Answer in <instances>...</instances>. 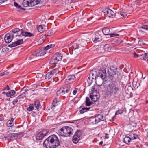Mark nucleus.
I'll list each match as a JSON object with an SVG mask.
<instances>
[{
	"label": "nucleus",
	"mask_w": 148,
	"mask_h": 148,
	"mask_svg": "<svg viewBox=\"0 0 148 148\" xmlns=\"http://www.w3.org/2000/svg\"><path fill=\"white\" fill-rule=\"evenodd\" d=\"M6 88L8 90H10L9 86L8 85L6 86Z\"/></svg>",
	"instance_id": "63"
},
{
	"label": "nucleus",
	"mask_w": 148,
	"mask_h": 148,
	"mask_svg": "<svg viewBox=\"0 0 148 148\" xmlns=\"http://www.w3.org/2000/svg\"><path fill=\"white\" fill-rule=\"evenodd\" d=\"M104 48L105 51H109L110 50V48L109 47L108 45H105L104 47Z\"/></svg>",
	"instance_id": "43"
},
{
	"label": "nucleus",
	"mask_w": 148,
	"mask_h": 148,
	"mask_svg": "<svg viewBox=\"0 0 148 148\" xmlns=\"http://www.w3.org/2000/svg\"><path fill=\"white\" fill-rule=\"evenodd\" d=\"M80 108H82V109L80 110V112L81 114H83L84 113L86 112L87 111L89 110H90L91 109L90 107L87 108V107H83L82 106L80 107Z\"/></svg>",
	"instance_id": "13"
},
{
	"label": "nucleus",
	"mask_w": 148,
	"mask_h": 148,
	"mask_svg": "<svg viewBox=\"0 0 148 148\" xmlns=\"http://www.w3.org/2000/svg\"><path fill=\"white\" fill-rule=\"evenodd\" d=\"M60 143L58 137L55 135H52L47 138L44 141L43 145L47 148L50 147H56L60 145Z\"/></svg>",
	"instance_id": "3"
},
{
	"label": "nucleus",
	"mask_w": 148,
	"mask_h": 148,
	"mask_svg": "<svg viewBox=\"0 0 148 148\" xmlns=\"http://www.w3.org/2000/svg\"><path fill=\"white\" fill-rule=\"evenodd\" d=\"M43 76V75L41 73H38L37 74L36 77L38 78H41Z\"/></svg>",
	"instance_id": "51"
},
{
	"label": "nucleus",
	"mask_w": 148,
	"mask_h": 148,
	"mask_svg": "<svg viewBox=\"0 0 148 148\" xmlns=\"http://www.w3.org/2000/svg\"><path fill=\"white\" fill-rule=\"evenodd\" d=\"M92 78L90 76L88 77V79L87 80L89 84H91L92 83Z\"/></svg>",
	"instance_id": "47"
},
{
	"label": "nucleus",
	"mask_w": 148,
	"mask_h": 148,
	"mask_svg": "<svg viewBox=\"0 0 148 148\" xmlns=\"http://www.w3.org/2000/svg\"><path fill=\"white\" fill-rule=\"evenodd\" d=\"M140 55L137 54L135 52H134V58H137L139 57V56L140 57Z\"/></svg>",
	"instance_id": "54"
},
{
	"label": "nucleus",
	"mask_w": 148,
	"mask_h": 148,
	"mask_svg": "<svg viewBox=\"0 0 148 148\" xmlns=\"http://www.w3.org/2000/svg\"><path fill=\"white\" fill-rule=\"evenodd\" d=\"M71 90V86L69 85H64L60 88V89L56 92L57 95L62 96L65 97L67 96Z\"/></svg>",
	"instance_id": "4"
},
{
	"label": "nucleus",
	"mask_w": 148,
	"mask_h": 148,
	"mask_svg": "<svg viewBox=\"0 0 148 148\" xmlns=\"http://www.w3.org/2000/svg\"><path fill=\"white\" fill-rule=\"evenodd\" d=\"M4 75V72L2 73H1L0 74V76H3Z\"/></svg>",
	"instance_id": "64"
},
{
	"label": "nucleus",
	"mask_w": 148,
	"mask_h": 148,
	"mask_svg": "<svg viewBox=\"0 0 148 148\" xmlns=\"http://www.w3.org/2000/svg\"><path fill=\"white\" fill-rule=\"evenodd\" d=\"M25 92H23L22 94L21 95L18 96L17 97V98L20 99L21 98H23L25 97Z\"/></svg>",
	"instance_id": "42"
},
{
	"label": "nucleus",
	"mask_w": 148,
	"mask_h": 148,
	"mask_svg": "<svg viewBox=\"0 0 148 148\" xmlns=\"http://www.w3.org/2000/svg\"><path fill=\"white\" fill-rule=\"evenodd\" d=\"M141 27L145 30H148V25H143Z\"/></svg>",
	"instance_id": "46"
},
{
	"label": "nucleus",
	"mask_w": 148,
	"mask_h": 148,
	"mask_svg": "<svg viewBox=\"0 0 148 148\" xmlns=\"http://www.w3.org/2000/svg\"><path fill=\"white\" fill-rule=\"evenodd\" d=\"M82 134V132L79 130H78L75 133L74 136H75L76 137L80 138Z\"/></svg>",
	"instance_id": "30"
},
{
	"label": "nucleus",
	"mask_w": 148,
	"mask_h": 148,
	"mask_svg": "<svg viewBox=\"0 0 148 148\" xmlns=\"http://www.w3.org/2000/svg\"><path fill=\"white\" fill-rule=\"evenodd\" d=\"M140 58L141 59L145 60L147 58H148V55L147 53H145L144 54L140 55Z\"/></svg>",
	"instance_id": "36"
},
{
	"label": "nucleus",
	"mask_w": 148,
	"mask_h": 148,
	"mask_svg": "<svg viewBox=\"0 0 148 148\" xmlns=\"http://www.w3.org/2000/svg\"><path fill=\"white\" fill-rule=\"evenodd\" d=\"M59 61L58 60V59L55 56V55L52 58L50 63L51 64H53L56 63L58 62Z\"/></svg>",
	"instance_id": "17"
},
{
	"label": "nucleus",
	"mask_w": 148,
	"mask_h": 148,
	"mask_svg": "<svg viewBox=\"0 0 148 148\" xmlns=\"http://www.w3.org/2000/svg\"><path fill=\"white\" fill-rule=\"evenodd\" d=\"M108 83L107 81L105 80L103 83L104 87L106 88V93L107 95L114 96L115 97L118 95L120 96L119 92L121 90L120 85L115 82H112L109 84H106Z\"/></svg>",
	"instance_id": "2"
},
{
	"label": "nucleus",
	"mask_w": 148,
	"mask_h": 148,
	"mask_svg": "<svg viewBox=\"0 0 148 148\" xmlns=\"http://www.w3.org/2000/svg\"><path fill=\"white\" fill-rule=\"evenodd\" d=\"M57 105V104L52 103L51 106V109L53 110L56 108V107Z\"/></svg>",
	"instance_id": "49"
},
{
	"label": "nucleus",
	"mask_w": 148,
	"mask_h": 148,
	"mask_svg": "<svg viewBox=\"0 0 148 148\" xmlns=\"http://www.w3.org/2000/svg\"><path fill=\"white\" fill-rule=\"evenodd\" d=\"M21 35L25 37H30L34 36V34L25 31L23 29H20L18 28H16L13 30L12 32L8 33L5 35V41L6 43H9L12 41L14 36L16 37H20Z\"/></svg>",
	"instance_id": "1"
},
{
	"label": "nucleus",
	"mask_w": 148,
	"mask_h": 148,
	"mask_svg": "<svg viewBox=\"0 0 148 148\" xmlns=\"http://www.w3.org/2000/svg\"><path fill=\"white\" fill-rule=\"evenodd\" d=\"M9 49L8 48L5 47L2 50V52H6L7 51H8Z\"/></svg>",
	"instance_id": "50"
},
{
	"label": "nucleus",
	"mask_w": 148,
	"mask_h": 148,
	"mask_svg": "<svg viewBox=\"0 0 148 148\" xmlns=\"http://www.w3.org/2000/svg\"><path fill=\"white\" fill-rule=\"evenodd\" d=\"M17 136L18 135H20L21 136H22L23 135V132H20L18 133H16Z\"/></svg>",
	"instance_id": "56"
},
{
	"label": "nucleus",
	"mask_w": 148,
	"mask_h": 148,
	"mask_svg": "<svg viewBox=\"0 0 148 148\" xmlns=\"http://www.w3.org/2000/svg\"><path fill=\"white\" fill-rule=\"evenodd\" d=\"M53 76V74L51 73V72H48L46 75V77L47 78L49 79H51V78H52Z\"/></svg>",
	"instance_id": "40"
},
{
	"label": "nucleus",
	"mask_w": 148,
	"mask_h": 148,
	"mask_svg": "<svg viewBox=\"0 0 148 148\" xmlns=\"http://www.w3.org/2000/svg\"><path fill=\"white\" fill-rule=\"evenodd\" d=\"M33 57H35L37 56H41V54L40 52L37 53L36 55L33 56Z\"/></svg>",
	"instance_id": "52"
},
{
	"label": "nucleus",
	"mask_w": 148,
	"mask_h": 148,
	"mask_svg": "<svg viewBox=\"0 0 148 148\" xmlns=\"http://www.w3.org/2000/svg\"><path fill=\"white\" fill-rule=\"evenodd\" d=\"M99 39V38H95L93 41L94 42H97L98 41V40Z\"/></svg>",
	"instance_id": "58"
},
{
	"label": "nucleus",
	"mask_w": 148,
	"mask_h": 148,
	"mask_svg": "<svg viewBox=\"0 0 148 148\" xmlns=\"http://www.w3.org/2000/svg\"><path fill=\"white\" fill-rule=\"evenodd\" d=\"M103 33L105 35H108L110 34V30L109 28L105 27L102 29Z\"/></svg>",
	"instance_id": "22"
},
{
	"label": "nucleus",
	"mask_w": 148,
	"mask_h": 148,
	"mask_svg": "<svg viewBox=\"0 0 148 148\" xmlns=\"http://www.w3.org/2000/svg\"><path fill=\"white\" fill-rule=\"evenodd\" d=\"M17 98L16 99H14L12 102L13 104L14 105L18 101V100Z\"/></svg>",
	"instance_id": "53"
},
{
	"label": "nucleus",
	"mask_w": 148,
	"mask_h": 148,
	"mask_svg": "<svg viewBox=\"0 0 148 148\" xmlns=\"http://www.w3.org/2000/svg\"><path fill=\"white\" fill-rule=\"evenodd\" d=\"M97 91L95 90L94 86L92 87L91 90V92L90 94V97L92 101L95 102L98 99V95H97Z\"/></svg>",
	"instance_id": "6"
},
{
	"label": "nucleus",
	"mask_w": 148,
	"mask_h": 148,
	"mask_svg": "<svg viewBox=\"0 0 148 148\" xmlns=\"http://www.w3.org/2000/svg\"><path fill=\"white\" fill-rule=\"evenodd\" d=\"M97 75V73L95 70H92L90 71V73L89 76L92 79H94L96 77Z\"/></svg>",
	"instance_id": "19"
},
{
	"label": "nucleus",
	"mask_w": 148,
	"mask_h": 148,
	"mask_svg": "<svg viewBox=\"0 0 148 148\" xmlns=\"http://www.w3.org/2000/svg\"><path fill=\"white\" fill-rule=\"evenodd\" d=\"M123 112V111L122 110H119L117 111L115 113V115H117L119 114H121Z\"/></svg>",
	"instance_id": "44"
},
{
	"label": "nucleus",
	"mask_w": 148,
	"mask_h": 148,
	"mask_svg": "<svg viewBox=\"0 0 148 148\" xmlns=\"http://www.w3.org/2000/svg\"><path fill=\"white\" fill-rule=\"evenodd\" d=\"M83 45L80 44H77L76 45H74L73 48V51H75V50H78V49H80V51L82 50V49H81V47L83 46ZM78 51V50H77Z\"/></svg>",
	"instance_id": "11"
},
{
	"label": "nucleus",
	"mask_w": 148,
	"mask_h": 148,
	"mask_svg": "<svg viewBox=\"0 0 148 148\" xmlns=\"http://www.w3.org/2000/svg\"><path fill=\"white\" fill-rule=\"evenodd\" d=\"M59 61L58 60V59L55 56V55L52 58L50 63L51 64H53L56 63L58 62Z\"/></svg>",
	"instance_id": "16"
},
{
	"label": "nucleus",
	"mask_w": 148,
	"mask_h": 148,
	"mask_svg": "<svg viewBox=\"0 0 148 148\" xmlns=\"http://www.w3.org/2000/svg\"><path fill=\"white\" fill-rule=\"evenodd\" d=\"M14 119L12 118L10 120L8 121L7 123V126L8 127H11L14 125L13 121Z\"/></svg>",
	"instance_id": "21"
},
{
	"label": "nucleus",
	"mask_w": 148,
	"mask_h": 148,
	"mask_svg": "<svg viewBox=\"0 0 148 148\" xmlns=\"http://www.w3.org/2000/svg\"><path fill=\"white\" fill-rule=\"evenodd\" d=\"M52 103L57 104V101L56 99H55L53 100Z\"/></svg>",
	"instance_id": "61"
},
{
	"label": "nucleus",
	"mask_w": 148,
	"mask_h": 148,
	"mask_svg": "<svg viewBox=\"0 0 148 148\" xmlns=\"http://www.w3.org/2000/svg\"><path fill=\"white\" fill-rule=\"evenodd\" d=\"M14 6L16 8L18 11H20L21 10H23L24 9L21 6L19 5L16 2H14Z\"/></svg>",
	"instance_id": "33"
},
{
	"label": "nucleus",
	"mask_w": 148,
	"mask_h": 148,
	"mask_svg": "<svg viewBox=\"0 0 148 148\" xmlns=\"http://www.w3.org/2000/svg\"><path fill=\"white\" fill-rule=\"evenodd\" d=\"M108 134L107 133L105 134V138L106 139H108L109 138Z\"/></svg>",
	"instance_id": "60"
},
{
	"label": "nucleus",
	"mask_w": 148,
	"mask_h": 148,
	"mask_svg": "<svg viewBox=\"0 0 148 148\" xmlns=\"http://www.w3.org/2000/svg\"><path fill=\"white\" fill-rule=\"evenodd\" d=\"M45 25H40L38 27V30L39 32H42L45 31Z\"/></svg>",
	"instance_id": "24"
},
{
	"label": "nucleus",
	"mask_w": 148,
	"mask_h": 148,
	"mask_svg": "<svg viewBox=\"0 0 148 148\" xmlns=\"http://www.w3.org/2000/svg\"><path fill=\"white\" fill-rule=\"evenodd\" d=\"M75 77L74 75H70L68 77L66 80L68 83L70 84L73 82L75 81Z\"/></svg>",
	"instance_id": "10"
},
{
	"label": "nucleus",
	"mask_w": 148,
	"mask_h": 148,
	"mask_svg": "<svg viewBox=\"0 0 148 148\" xmlns=\"http://www.w3.org/2000/svg\"><path fill=\"white\" fill-rule=\"evenodd\" d=\"M40 52V53L41 56L44 55L46 53L44 51Z\"/></svg>",
	"instance_id": "57"
},
{
	"label": "nucleus",
	"mask_w": 148,
	"mask_h": 148,
	"mask_svg": "<svg viewBox=\"0 0 148 148\" xmlns=\"http://www.w3.org/2000/svg\"><path fill=\"white\" fill-rule=\"evenodd\" d=\"M16 93L15 91L14 90H11L6 93V96L7 97H10L14 95Z\"/></svg>",
	"instance_id": "25"
},
{
	"label": "nucleus",
	"mask_w": 148,
	"mask_h": 148,
	"mask_svg": "<svg viewBox=\"0 0 148 148\" xmlns=\"http://www.w3.org/2000/svg\"><path fill=\"white\" fill-rule=\"evenodd\" d=\"M55 45L54 44H49L44 48V49L45 50H47L51 48L54 47Z\"/></svg>",
	"instance_id": "28"
},
{
	"label": "nucleus",
	"mask_w": 148,
	"mask_h": 148,
	"mask_svg": "<svg viewBox=\"0 0 148 148\" xmlns=\"http://www.w3.org/2000/svg\"><path fill=\"white\" fill-rule=\"evenodd\" d=\"M51 73L53 74V76L54 75H56L59 72L58 69H55L51 71Z\"/></svg>",
	"instance_id": "38"
},
{
	"label": "nucleus",
	"mask_w": 148,
	"mask_h": 148,
	"mask_svg": "<svg viewBox=\"0 0 148 148\" xmlns=\"http://www.w3.org/2000/svg\"><path fill=\"white\" fill-rule=\"evenodd\" d=\"M34 108V106L33 104H30L29 105V106L27 108V110L29 111L30 112L32 111Z\"/></svg>",
	"instance_id": "35"
},
{
	"label": "nucleus",
	"mask_w": 148,
	"mask_h": 148,
	"mask_svg": "<svg viewBox=\"0 0 148 148\" xmlns=\"http://www.w3.org/2000/svg\"><path fill=\"white\" fill-rule=\"evenodd\" d=\"M110 36L111 37H113L115 36H118L119 35V34H110Z\"/></svg>",
	"instance_id": "48"
},
{
	"label": "nucleus",
	"mask_w": 148,
	"mask_h": 148,
	"mask_svg": "<svg viewBox=\"0 0 148 148\" xmlns=\"http://www.w3.org/2000/svg\"><path fill=\"white\" fill-rule=\"evenodd\" d=\"M104 120V119H103V116L102 115L99 114L96 117L95 121H97L98 122H99L101 121H102Z\"/></svg>",
	"instance_id": "23"
},
{
	"label": "nucleus",
	"mask_w": 148,
	"mask_h": 148,
	"mask_svg": "<svg viewBox=\"0 0 148 148\" xmlns=\"http://www.w3.org/2000/svg\"><path fill=\"white\" fill-rule=\"evenodd\" d=\"M30 5L31 6H33L36 5L39 3H40V2H41V0H31Z\"/></svg>",
	"instance_id": "15"
},
{
	"label": "nucleus",
	"mask_w": 148,
	"mask_h": 148,
	"mask_svg": "<svg viewBox=\"0 0 148 148\" xmlns=\"http://www.w3.org/2000/svg\"><path fill=\"white\" fill-rule=\"evenodd\" d=\"M131 140L130 139L127 135L125 136L123 140L124 142L126 144L129 143Z\"/></svg>",
	"instance_id": "37"
},
{
	"label": "nucleus",
	"mask_w": 148,
	"mask_h": 148,
	"mask_svg": "<svg viewBox=\"0 0 148 148\" xmlns=\"http://www.w3.org/2000/svg\"><path fill=\"white\" fill-rule=\"evenodd\" d=\"M77 90L78 89L77 88H76L74 89V90H73V95H75L76 94L77 92Z\"/></svg>",
	"instance_id": "55"
},
{
	"label": "nucleus",
	"mask_w": 148,
	"mask_h": 148,
	"mask_svg": "<svg viewBox=\"0 0 148 148\" xmlns=\"http://www.w3.org/2000/svg\"><path fill=\"white\" fill-rule=\"evenodd\" d=\"M9 134H8L7 135H6L4 136V138H8V140H10V138H9Z\"/></svg>",
	"instance_id": "59"
},
{
	"label": "nucleus",
	"mask_w": 148,
	"mask_h": 148,
	"mask_svg": "<svg viewBox=\"0 0 148 148\" xmlns=\"http://www.w3.org/2000/svg\"><path fill=\"white\" fill-rule=\"evenodd\" d=\"M34 105L35 106V108L38 110H39V109L41 108L40 102L38 100L35 101L34 102Z\"/></svg>",
	"instance_id": "12"
},
{
	"label": "nucleus",
	"mask_w": 148,
	"mask_h": 148,
	"mask_svg": "<svg viewBox=\"0 0 148 148\" xmlns=\"http://www.w3.org/2000/svg\"><path fill=\"white\" fill-rule=\"evenodd\" d=\"M9 138L10 140H13L17 138V136L16 133H10L9 134Z\"/></svg>",
	"instance_id": "20"
},
{
	"label": "nucleus",
	"mask_w": 148,
	"mask_h": 148,
	"mask_svg": "<svg viewBox=\"0 0 148 148\" xmlns=\"http://www.w3.org/2000/svg\"><path fill=\"white\" fill-rule=\"evenodd\" d=\"M44 136L42 134L41 132H39L37 134L36 138L37 140H42L44 138Z\"/></svg>",
	"instance_id": "26"
},
{
	"label": "nucleus",
	"mask_w": 148,
	"mask_h": 148,
	"mask_svg": "<svg viewBox=\"0 0 148 148\" xmlns=\"http://www.w3.org/2000/svg\"><path fill=\"white\" fill-rule=\"evenodd\" d=\"M85 104L87 106H90L92 104V102L90 101L89 98L88 97H86V98Z\"/></svg>",
	"instance_id": "31"
},
{
	"label": "nucleus",
	"mask_w": 148,
	"mask_h": 148,
	"mask_svg": "<svg viewBox=\"0 0 148 148\" xmlns=\"http://www.w3.org/2000/svg\"><path fill=\"white\" fill-rule=\"evenodd\" d=\"M4 75H8L9 73V72L5 71L4 72Z\"/></svg>",
	"instance_id": "62"
},
{
	"label": "nucleus",
	"mask_w": 148,
	"mask_h": 148,
	"mask_svg": "<svg viewBox=\"0 0 148 148\" xmlns=\"http://www.w3.org/2000/svg\"><path fill=\"white\" fill-rule=\"evenodd\" d=\"M73 130L69 126H64L61 129L60 131V134L62 136L68 137L70 136L73 133Z\"/></svg>",
	"instance_id": "5"
},
{
	"label": "nucleus",
	"mask_w": 148,
	"mask_h": 148,
	"mask_svg": "<svg viewBox=\"0 0 148 148\" xmlns=\"http://www.w3.org/2000/svg\"><path fill=\"white\" fill-rule=\"evenodd\" d=\"M80 139V138L76 137L75 136H73V141L74 143L77 144Z\"/></svg>",
	"instance_id": "27"
},
{
	"label": "nucleus",
	"mask_w": 148,
	"mask_h": 148,
	"mask_svg": "<svg viewBox=\"0 0 148 148\" xmlns=\"http://www.w3.org/2000/svg\"><path fill=\"white\" fill-rule=\"evenodd\" d=\"M55 45L54 44H49L44 48V49L45 50H47L51 48L54 47Z\"/></svg>",
	"instance_id": "29"
},
{
	"label": "nucleus",
	"mask_w": 148,
	"mask_h": 148,
	"mask_svg": "<svg viewBox=\"0 0 148 148\" xmlns=\"http://www.w3.org/2000/svg\"><path fill=\"white\" fill-rule=\"evenodd\" d=\"M120 14L123 17H126L127 15V13L124 12H120Z\"/></svg>",
	"instance_id": "45"
},
{
	"label": "nucleus",
	"mask_w": 148,
	"mask_h": 148,
	"mask_svg": "<svg viewBox=\"0 0 148 148\" xmlns=\"http://www.w3.org/2000/svg\"><path fill=\"white\" fill-rule=\"evenodd\" d=\"M108 70V73L111 76H113L116 75L117 73V68L114 66H111Z\"/></svg>",
	"instance_id": "7"
},
{
	"label": "nucleus",
	"mask_w": 148,
	"mask_h": 148,
	"mask_svg": "<svg viewBox=\"0 0 148 148\" xmlns=\"http://www.w3.org/2000/svg\"><path fill=\"white\" fill-rule=\"evenodd\" d=\"M127 135L128 136L130 139L131 140L137 138L138 137V135L135 134L130 133L129 134Z\"/></svg>",
	"instance_id": "14"
},
{
	"label": "nucleus",
	"mask_w": 148,
	"mask_h": 148,
	"mask_svg": "<svg viewBox=\"0 0 148 148\" xmlns=\"http://www.w3.org/2000/svg\"><path fill=\"white\" fill-rule=\"evenodd\" d=\"M54 55L55 56H56V57H57V58L58 59V60H59V61L62 60V56L61 53H57Z\"/></svg>",
	"instance_id": "32"
},
{
	"label": "nucleus",
	"mask_w": 148,
	"mask_h": 148,
	"mask_svg": "<svg viewBox=\"0 0 148 148\" xmlns=\"http://www.w3.org/2000/svg\"><path fill=\"white\" fill-rule=\"evenodd\" d=\"M106 71L105 69L103 68H102L100 69L99 74L97 75V76L99 77H100L101 79V80L103 81V79L105 78L106 76Z\"/></svg>",
	"instance_id": "9"
},
{
	"label": "nucleus",
	"mask_w": 148,
	"mask_h": 148,
	"mask_svg": "<svg viewBox=\"0 0 148 148\" xmlns=\"http://www.w3.org/2000/svg\"><path fill=\"white\" fill-rule=\"evenodd\" d=\"M49 131L47 130H44L40 132L44 137L48 133Z\"/></svg>",
	"instance_id": "39"
},
{
	"label": "nucleus",
	"mask_w": 148,
	"mask_h": 148,
	"mask_svg": "<svg viewBox=\"0 0 148 148\" xmlns=\"http://www.w3.org/2000/svg\"><path fill=\"white\" fill-rule=\"evenodd\" d=\"M59 61L58 60V59L55 56V55L52 58L50 63L51 64H53L56 63L58 62Z\"/></svg>",
	"instance_id": "18"
},
{
	"label": "nucleus",
	"mask_w": 148,
	"mask_h": 148,
	"mask_svg": "<svg viewBox=\"0 0 148 148\" xmlns=\"http://www.w3.org/2000/svg\"><path fill=\"white\" fill-rule=\"evenodd\" d=\"M21 36H23L22 35H21L20 37H18V38H17V40L16 41L17 44L18 45L21 44L23 43V39H20V37Z\"/></svg>",
	"instance_id": "34"
},
{
	"label": "nucleus",
	"mask_w": 148,
	"mask_h": 148,
	"mask_svg": "<svg viewBox=\"0 0 148 148\" xmlns=\"http://www.w3.org/2000/svg\"><path fill=\"white\" fill-rule=\"evenodd\" d=\"M18 45L16 41L13 42L12 44L9 45L8 46L9 47H12L17 46Z\"/></svg>",
	"instance_id": "41"
},
{
	"label": "nucleus",
	"mask_w": 148,
	"mask_h": 148,
	"mask_svg": "<svg viewBox=\"0 0 148 148\" xmlns=\"http://www.w3.org/2000/svg\"><path fill=\"white\" fill-rule=\"evenodd\" d=\"M104 13H106L107 15L110 17H113L115 16V13L111 9L106 8L103 11Z\"/></svg>",
	"instance_id": "8"
}]
</instances>
